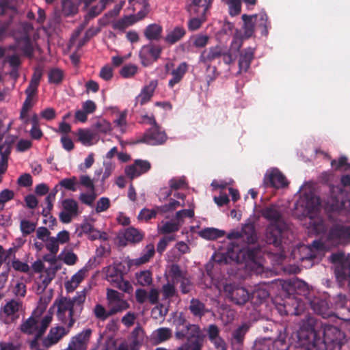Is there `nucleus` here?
I'll list each match as a JSON object with an SVG mask.
<instances>
[{
  "instance_id": "nucleus-1",
  "label": "nucleus",
  "mask_w": 350,
  "mask_h": 350,
  "mask_svg": "<svg viewBox=\"0 0 350 350\" xmlns=\"http://www.w3.org/2000/svg\"><path fill=\"white\" fill-rule=\"evenodd\" d=\"M295 337L297 346L304 350H330L346 338L337 327L323 325L312 317L301 321Z\"/></svg>"
},
{
  "instance_id": "nucleus-2",
  "label": "nucleus",
  "mask_w": 350,
  "mask_h": 350,
  "mask_svg": "<svg viewBox=\"0 0 350 350\" xmlns=\"http://www.w3.org/2000/svg\"><path fill=\"white\" fill-rule=\"evenodd\" d=\"M262 216L270 224L266 228L265 239L267 244H271L280 250L284 236L288 232V226L282 217L280 207L277 204H270L261 210Z\"/></svg>"
},
{
  "instance_id": "nucleus-3",
  "label": "nucleus",
  "mask_w": 350,
  "mask_h": 350,
  "mask_svg": "<svg viewBox=\"0 0 350 350\" xmlns=\"http://www.w3.org/2000/svg\"><path fill=\"white\" fill-rule=\"evenodd\" d=\"M85 298L86 293L83 290L77 292L72 298L60 296L53 302V307L57 308L58 320L68 329L73 327L77 319L80 317Z\"/></svg>"
},
{
  "instance_id": "nucleus-4",
  "label": "nucleus",
  "mask_w": 350,
  "mask_h": 350,
  "mask_svg": "<svg viewBox=\"0 0 350 350\" xmlns=\"http://www.w3.org/2000/svg\"><path fill=\"white\" fill-rule=\"evenodd\" d=\"M343 204L337 203L336 206L332 205L333 212L329 213L327 215L331 226L327 232V239L336 246L344 244L350 240V226L345 225L343 221L336 215V212L340 210Z\"/></svg>"
},
{
  "instance_id": "nucleus-5",
  "label": "nucleus",
  "mask_w": 350,
  "mask_h": 350,
  "mask_svg": "<svg viewBox=\"0 0 350 350\" xmlns=\"http://www.w3.org/2000/svg\"><path fill=\"white\" fill-rule=\"evenodd\" d=\"M213 0H192L187 5L186 10L193 18L188 21L189 31L198 29L206 20V14L211 7Z\"/></svg>"
},
{
  "instance_id": "nucleus-6",
  "label": "nucleus",
  "mask_w": 350,
  "mask_h": 350,
  "mask_svg": "<svg viewBox=\"0 0 350 350\" xmlns=\"http://www.w3.org/2000/svg\"><path fill=\"white\" fill-rule=\"evenodd\" d=\"M220 57H222L224 63L226 65L233 63L234 57L232 55L226 53L225 50L219 45L204 49L200 54V62L204 64H211Z\"/></svg>"
},
{
  "instance_id": "nucleus-7",
  "label": "nucleus",
  "mask_w": 350,
  "mask_h": 350,
  "mask_svg": "<svg viewBox=\"0 0 350 350\" xmlns=\"http://www.w3.org/2000/svg\"><path fill=\"white\" fill-rule=\"evenodd\" d=\"M224 291L226 297L237 305L243 306L250 299V294L247 290L236 284H226Z\"/></svg>"
},
{
  "instance_id": "nucleus-8",
  "label": "nucleus",
  "mask_w": 350,
  "mask_h": 350,
  "mask_svg": "<svg viewBox=\"0 0 350 350\" xmlns=\"http://www.w3.org/2000/svg\"><path fill=\"white\" fill-rule=\"evenodd\" d=\"M167 139L165 131L161 130L158 124L148 129L137 143H145L151 146L163 144Z\"/></svg>"
},
{
  "instance_id": "nucleus-9",
  "label": "nucleus",
  "mask_w": 350,
  "mask_h": 350,
  "mask_svg": "<svg viewBox=\"0 0 350 350\" xmlns=\"http://www.w3.org/2000/svg\"><path fill=\"white\" fill-rule=\"evenodd\" d=\"M265 187L280 189L287 187L288 182L285 176L278 169H273L267 172L263 178Z\"/></svg>"
},
{
  "instance_id": "nucleus-10",
  "label": "nucleus",
  "mask_w": 350,
  "mask_h": 350,
  "mask_svg": "<svg viewBox=\"0 0 350 350\" xmlns=\"http://www.w3.org/2000/svg\"><path fill=\"white\" fill-rule=\"evenodd\" d=\"M10 49L21 51L22 54L27 57L31 58L33 56L34 49L32 41L27 33H23L21 36L15 38V44L10 46Z\"/></svg>"
},
{
  "instance_id": "nucleus-11",
  "label": "nucleus",
  "mask_w": 350,
  "mask_h": 350,
  "mask_svg": "<svg viewBox=\"0 0 350 350\" xmlns=\"http://www.w3.org/2000/svg\"><path fill=\"white\" fill-rule=\"evenodd\" d=\"M151 168L150 163L147 160L135 159L132 165L124 169L126 176L131 180L148 172Z\"/></svg>"
},
{
  "instance_id": "nucleus-12",
  "label": "nucleus",
  "mask_w": 350,
  "mask_h": 350,
  "mask_svg": "<svg viewBox=\"0 0 350 350\" xmlns=\"http://www.w3.org/2000/svg\"><path fill=\"white\" fill-rule=\"evenodd\" d=\"M161 53V49L159 45L149 44L142 47L139 56L142 64L147 66L151 63L152 59L157 61L160 57Z\"/></svg>"
},
{
  "instance_id": "nucleus-13",
  "label": "nucleus",
  "mask_w": 350,
  "mask_h": 350,
  "mask_svg": "<svg viewBox=\"0 0 350 350\" xmlns=\"http://www.w3.org/2000/svg\"><path fill=\"white\" fill-rule=\"evenodd\" d=\"M301 206L305 207L309 218H314L319 213L321 206L320 198L310 192L304 194Z\"/></svg>"
},
{
  "instance_id": "nucleus-14",
  "label": "nucleus",
  "mask_w": 350,
  "mask_h": 350,
  "mask_svg": "<svg viewBox=\"0 0 350 350\" xmlns=\"http://www.w3.org/2000/svg\"><path fill=\"white\" fill-rule=\"evenodd\" d=\"M227 238L241 239L248 244L254 243L257 241V236L254 227L252 225H245L241 232H231L228 234Z\"/></svg>"
},
{
  "instance_id": "nucleus-15",
  "label": "nucleus",
  "mask_w": 350,
  "mask_h": 350,
  "mask_svg": "<svg viewBox=\"0 0 350 350\" xmlns=\"http://www.w3.org/2000/svg\"><path fill=\"white\" fill-rule=\"evenodd\" d=\"M261 255V250L259 247H247L240 250L239 253L237 254L238 262L250 261L254 264H259L258 258Z\"/></svg>"
},
{
  "instance_id": "nucleus-16",
  "label": "nucleus",
  "mask_w": 350,
  "mask_h": 350,
  "mask_svg": "<svg viewBox=\"0 0 350 350\" xmlns=\"http://www.w3.org/2000/svg\"><path fill=\"white\" fill-rule=\"evenodd\" d=\"M239 58V73L247 72L254 59L255 48L247 47L241 51Z\"/></svg>"
},
{
  "instance_id": "nucleus-17",
  "label": "nucleus",
  "mask_w": 350,
  "mask_h": 350,
  "mask_svg": "<svg viewBox=\"0 0 350 350\" xmlns=\"http://www.w3.org/2000/svg\"><path fill=\"white\" fill-rule=\"evenodd\" d=\"M209 41V36L203 34H197L192 36L189 40L182 44L183 51L191 52L192 51L191 46L196 48L205 47Z\"/></svg>"
},
{
  "instance_id": "nucleus-18",
  "label": "nucleus",
  "mask_w": 350,
  "mask_h": 350,
  "mask_svg": "<svg viewBox=\"0 0 350 350\" xmlns=\"http://www.w3.org/2000/svg\"><path fill=\"white\" fill-rule=\"evenodd\" d=\"M157 86V80H152L148 85L144 86L142 89L140 94L135 98V105H137V103H139L140 105H144L149 102L154 94Z\"/></svg>"
},
{
  "instance_id": "nucleus-19",
  "label": "nucleus",
  "mask_w": 350,
  "mask_h": 350,
  "mask_svg": "<svg viewBox=\"0 0 350 350\" xmlns=\"http://www.w3.org/2000/svg\"><path fill=\"white\" fill-rule=\"evenodd\" d=\"M68 331L64 327H56L51 328L47 337L42 340V345L45 347H49L56 344L64 336L67 334Z\"/></svg>"
},
{
  "instance_id": "nucleus-20",
  "label": "nucleus",
  "mask_w": 350,
  "mask_h": 350,
  "mask_svg": "<svg viewBox=\"0 0 350 350\" xmlns=\"http://www.w3.org/2000/svg\"><path fill=\"white\" fill-rule=\"evenodd\" d=\"M174 324L176 326L175 336L178 339H183L187 336L188 328L187 323L184 314L180 313L174 319Z\"/></svg>"
},
{
  "instance_id": "nucleus-21",
  "label": "nucleus",
  "mask_w": 350,
  "mask_h": 350,
  "mask_svg": "<svg viewBox=\"0 0 350 350\" xmlns=\"http://www.w3.org/2000/svg\"><path fill=\"white\" fill-rule=\"evenodd\" d=\"M113 0H100L97 5L90 6L85 14V22L96 18L106 8L107 4L112 3Z\"/></svg>"
},
{
  "instance_id": "nucleus-22",
  "label": "nucleus",
  "mask_w": 350,
  "mask_h": 350,
  "mask_svg": "<svg viewBox=\"0 0 350 350\" xmlns=\"http://www.w3.org/2000/svg\"><path fill=\"white\" fill-rule=\"evenodd\" d=\"M186 35V29L183 26H176L173 29L168 31L165 41L169 44H174L181 40Z\"/></svg>"
},
{
  "instance_id": "nucleus-23",
  "label": "nucleus",
  "mask_w": 350,
  "mask_h": 350,
  "mask_svg": "<svg viewBox=\"0 0 350 350\" xmlns=\"http://www.w3.org/2000/svg\"><path fill=\"white\" fill-rule=\"evenodd\" d=\"M188 65L186 62L180 63L178 67L172 71V78L168 82V86L172 88L176 84L179 83L187 72Z\"/></svg>"
},
{
  "instance_id": "nucleus-24",
  "label": "nucleus",
  "mask_w": 350,
  "mask_h": 350,
  "mask_svg": "<svg viewBox=\"0 0 350 350\" xmlns=\"http://www.w3.org/2000/svg\"><path fill=\"white\" fill-rule=\"evenodd\" d=\"M189 310L193 317L201 319L208 312L205 304L198 299L192 298L190 301Z\"/></svg>"
},
{
  "instance_id": "nucleus-25",
  "label": "nucleus",
  "mask_w": 350,
  "mask_h": 350,
  "mask_svg": "<svg viewBox=\"0 0 350 350\" xmlns=\"http://www.w3.org/2000/svg\"><path fill=\"white\" fill-rule=\"evenodd\" d=\"M250 325L248 323H243L236 328L232 334V342L242 345L243 344L245 336L249 332Z\"/></svg>"
},
{
  "instance_id": "nucleus-26",
  "label": "nucleus",
  "mask_w": 350,
  "mask_h": 350,
  "mask_svg": "<svg viewBox=\"0 0 350 350\" xmlns=\"http://www.w3.org/2000/svg\"><path fill=\"white\" fill-rule=\"evenodd\" d=\"M163 27L161 25L152 23L148 25L144 29V36L148 40H159L161 38Z\"/></svg>"
},
{
  "instance_id": "nucleus-27",
  "label": "nucleus",
  "mask_w": 350,
  "mask_h": 350,
  "mask_svg": "<svg viewBox=\"0 0 350 350\" xmlns=\"http://www.w3.org/2000/svg\"><path fill=\"white\" fill-rule=\"evenodd\" d=\"M137 22V18L135 16L127 15L120 18L112 23V27L115 30L124 31L129 27Z\"/></svg>"
},
{
  "instance_id": "nucleus-28",
  "label": "nucleus",
  "mask_w": 350,
  "mask_h": 350,
  "mask_svg": "<svg viewBox=\"0 0 350 350\" xmlns=\"http://www.w3.org/2000/svg\"><path fill=\"white\" fill-rule=\"evenodd\" d=\"M199 236L206 240H215L224 237L226 232L215 228H205L200 230Z\"/></svg>"
},
{
  "instance_id": "nucleus-29",
  "label": "nucleus",
  "mask_w": 350,
  "mask_h": 350,
  "mask_svg": "<svg viewBox=\"0 0 350 350\" xmlns=\"http://www.w3.org/2000/svg\"><path fill=\"white\" fill-rule=\"evenodd\" d=\"M257 15L248 16L247 14H243L241 18L243 21V37L245 38H249L254 33V23L253 22V18H256Z\"/></svg>"
},
{
  "instance_id": "nucleus-30",
  "label": "nucleus",
  "mask_w": 350,
  "mask_h": 350,
  "mask_svg": "<svg viewBox=\"0 0 350 350\" xmlns=\"http://www.w3.org/2000/svg\"><path fill=\"white\" fill-rule=\"evenodd\" d=\"M312 310L317 314L321 315L323 318L328 316L327 312L329 306L328 304L325 300L323 299H314L310 302Z\"/></svg>"
},
{
  "instance_id": "nucleus-31",
  "label": "nucleus",
  "mask_w": 350,
  "mask_h": 350,
  "mask_svg": "<svg viewBox=\"0 0 350 350\" xmlns=\"http://www.w3.org/2000/svg\"><path fill=\"white\" fill-rule=\"evenodd\" d=\"M38 329V322L32 317L28 318L21 326V332L28 334H36Z\"/></svg>"
},
{
  "instance_id": "nucleus-32",
  "label": "nucleus",
  "mask_w": 350,
  "mask_h": 350,
  "mask_svg": "<svg viewBox=\"0 0 350 350\" xmlns=\"http://www.w3.org/2000/svg\"><path fill=\"white\" fill-rule=\"evenodd\" d=\"M62 12L66 16H74L78 12L79 3L73 0H62Z\"/></svg>"
},
{
  "instance_id": "nucleus-33",
  "label": "nucleus",
  "mask_w": 350,
  "mask_h": 350,
  "mask_svg": "<svg viewBox=\"0 0 350 350\" xmlns=\"http://www.w3.org/2000/svg\"><path fill=\"white\" fill-rule=\"evenodd\" d=\"M124 239L131 243H138L144 238V234L137 229L131 227L125 230Z\"/></svg>"
},
{
  "instance_id": "nucleus-34",
  "label": "nucleus",
  "mask_w": 350,
  "mask_h": 350,
  "mask_svg": "<svg viewBox=\"0 0 350 350\" xmlns=\"http://www.w3.org/2000/svg\"><path fill=\"white\" fill-rule=\"evenodd\" d=\"M123 277V273L120 266H113L108 268L107 278L113 286Z\"/></svg>"
},
{
  "instance_id": "nucleus-35",
  "label": "nucleus",
  "mask_w": 350,
  "mask_h": 350,
  "mask_svg": "<svg viewBox=\"0 0 350 350\" xmlns=\"http://www.w3.org/2000/svg\"><path fill=\"white\" fill-rule=\"evenodd\" d=\"M84 278V273L82 271H79L74 274L70 280L65 283V288L67 292L70 293L73 291L77 286L82 282Z\"/></svg>"
},
{
  "instance_id": "nucleus-36",
  "label": "nucleus",
  "mask_w": 350,
  "mask_h": 350,
  "mask_svg": "<svg viewBox=\"0 0 350 350\" xmlns=\"http://www.w3.org/2000/svg\"><path fill=\"white\" fill-rule=\"evenodd\" d=\"M155 254L154 246L153 244L148 245L144 252L142 254V256L135 260V265H140L144 264L150 260V259L153 257Z\"/></svg>"
},
{
  "instance_id": "nucleus-37",
  "label": "nucleus",
  "mask_w": 350,
  "mask_h": 350,
  "mask_svg": "<svg viewBox=\"0 0 350 350\" xmlns=\"http://www.w3.org/2000/svg\"><path fill=\"white\" fill-rule=\"evenodd\" d=\"M243 46V38L241 37L234 36L230 43L228 50L225 51L226 53H231L233 58V63L237 57L238 53L241 52V48Z\"/></svg>"
},
{
  "instance_id": "nucleus-38",
  "label": "nucleus",
  "mask_w": 350,
  "mask_h": 350,
  "mask_svg": "<svg viewBox=\"0 0 350 350\" xmlns=\"http://www.w3.org/2000/svg\"><path fill=\"white\" fill-rule=\"evenodd\" d=\"M135 278L138 284L142 286H150L152 283V275L148 270L137 272Z\"/></svg>"
},
{
  "instance_id": "nucleus-39",
  "label": "nucleus",
  "mask_w": 350,
  "mask_h": 350,
  "mask_svg": "<svg viewBox=\"0 0 350 350\" xmlns=\"http://www.w3.org/2000/svg\"><path fill=\"white\" fill-rule=\"evenodd\" d=\"M64 78V73L59 68H55L49 71L48 79L49 83L59 85L62 82Z\"/></svg>"
},
{
  "instance_id": "nucleus-40",
  "label": "nucleus",
  "mask_w": 350,
  "mask_h": 350,
  "mask_svg": "<svg viewBox=\"0 0 350 350\" xmlns=\"http://www.w3.org/2000/svg\"><path fill=\"white\" fill-rule=\"evenodd\" d=\"M154 338L157 343L169 340L172 337V331L167 327H160L154 332Z\"/></svg>"
},
{
  "instance_id": "nucleus-41",
  "label": "nucleus",
  "mask_w": 350,
  "mask_h": 350,
  "mask_svg": "<svg viewBox=\"0 0 350 350\" xmlns=\"http://www.w3.org/2000/svg\"><path fill=\"white\" fill-rule=\"evenodd\" d=\"M111 306L109 309V314L112 316L122 311H124L129 308L130 304L128 303L126 300L121 299L120 301H117L113 302V304H110Z\"/></svg>"
},
{
  "instance_id": "nucleus-42",
  "label": "nucleus",
  "mask_w": 350,
  "mask_h": 350,
  "mask_svg": "<svg viewBox=\"0 0 350 350\" xmlns=\"http://www.w3.org/2000/svg\"><path fill=\"white\" fill-rule=\"evenodd\" d=\"M170 274L174 282H179V280L187 277L186 272L181 270L177 264H172L170 267Z\"/></svg>"
},
{
  "instance_id": "nucleus-43",
  "label": "nucleus",
  "mask_w": 350,
  "mask_h": 350,
  "mask_svg": "<svg viewBox=\"0 0 350 350\" xmlns=\"http://www.w3.org/2000/svg\"><path fill=\"white\" fill-rule=\"evenodd\" d=\"M63 210L71 213L74 215H77L78 213V204L77 202L70 198L65 199L62 201Z\"/></svg>"
},
{
  "instance_id": "nucleus-44",
  "label": "nucleus",
  "mask_w": 350,
  "mask_h": 350,
  "mask_svg": "<svg viewBox=\"0 0 350 350\" xmlns=\"http://www.w3.org/2000/svg\"><path fill=\"white\" fill-rule=\"evenodd\" d=\"M36 224L27 219H22L20 223V230L23 237H26L36 230Z\"/></svg>"
},
{
  "instance_id": "nucleus-45",
  "label": "nucleus",
  "mask_w": 350,
  "mask_h": 350,
  "mask_svg": "<svg viewBox=\"0 0 350 350\" xmlns=\"http://www.w3.org/2000/svg\"><path fill=\"white\" fill-rule=\"evenodd\" d=\"M58 185L68 191H76L77 190V178L76 176H72L69 178H64Z\"/></svg>"
},
{
  "instance_id": "nucleus-46",
  "label": "nucleus",
  "mask_w": 350,
  "mask_h": 350,
  "mask_svg": "<svg viewBox=\"0 0 350 350\" xmlns=\"http://www.w3.org/2000/svg\"><path fill=\"white\" fill-rule=\"evenodd\" d=\"M161 292L163 300L170 299L176 295V289L174 285L170 283L163 285Z\"/></svg>"
},
{
  "instance_id": "nucleus-47",
  "label": "nucleus",
  "mask_w": 350,
  "mask_h": 350,
  "mask_svg": "<svg viewBox=\"0 0 350 350\" xmlns=\"http://www.w3.org/2000/svg\"><path fill=\"white\" fill-rule=\"evenodd\" d=\"M94 314L98 319L104 321L109 317L112 316L109 314V310H106L105 307L101 304H96L94 308Z\"/></svg>"
},
{
  "instance_id": "nucleus-48",
  "label": "nucleus",
  "mask_w": 350,
  "mask_h": 350,
  "mask_svg": "<svg viewBox=\"0 0 350 350\" xmlns=\"http://www.w3.org/2000/svg\"><path fill=\"white\" fill-rule=\"evenodd\" d=\"M180 227V224L178 221L177 222L167 221L162 226L160 232L162 234L176 232L179 230Z\"/></svg>"
},
{
  "instance_id": "nucleus-49",
  "label": "nucleus",
  "mask_w": 350,
  "mask_h": 350,
  "mask_svg": "<svg viewBox=\"0 0 350 350\" xmlns=\"http://www.w3.org/2000/svg\"><path fill=\"white\" fill-rule=\"evenodd\" d=\"M229 14L231 16L239 15L241 11V0H229L228 1Z\"/></svg>"
},
{
  "instance_id": "nucleus-50",
  "label": "nucleus",
  "mask_w": 350,
  "mask_h": 350,
  "mask_svg": "<svg viewBox=\"0 0 350 350\" xmlns=\"http://www.w3.org/2000/svg\"><path fill=\"white\" fill-rule=\"evenodd\" d=\"M11 152V145L6 142L0 145L1 161L0 164L8 167V159Z\"/></svg>"
},
{
  "instance_id": "nucleus-51",
  "label": "nucleus",
  "mask_w": 350,
  "mask_h": 350,
  "mask_svg": "<svg viewBox=\"0 0 350 350\" xmlns=\"http://www.w3.org/2000/svg\"><path fill=\"white\" fill-rule=\"evenodd\" d=\"M19 302L12 299L8 301L3 308V312L7 316H11L16 314L20 308Z\"/></svg>"
},
{
  "instance_id": "nucleus-52",
  "label": "nucleus",
  "mask_w": 350,
  "mask_h": 350,
  "mask_svg": "<svg viewBox=\"0 0 350 350\" xmlns=\"http://www.w3.org/2000/svg\"><path fill=\"white\" fill-rule=\"evenodd\" d=\"M137 72V66L134 64H126L122 66L120 71V75L124 78L133 77Z\"/></svg>"
},
{
  "instance_id": "nucleus-53",
  "label": "nucleus",
  "mask_w": 350,
  "mask_h": 350,
  "mask_svg": "<svg viewBox=\"0 0 350 350\" xmlns=\"http://www.w3.org/2000/svg\"><path fill=\"white\" fill-rule=\"evenodd\" d=\"M77 136L78 140L84 145L90 144L93 139L92 133L88 130L83 129L78 130Z\"/></svg>"
},
{
  "instance_id": "nucleus-54",
  "label": "nucleus",
  "mask_w": 350,
  "mask_h": 350,
  "mask_svg": "<svg viewBox=\"0 0 350 350\" xmlns=\"http://www.w3.org/2000/svg\"><path fill=\"white\" fill-rule=\"evenodd\" d=\"M32 106V98L26 97L23 104L20 113V118L23 120H25V122H27V121L29 120V119L27 118V113Z\"/></svg>"
},
{
  "instance_id": "nucleus-55",
  "label": "nucleus",
  "mask_w": 350,
  "mask_h": 350,
  "mask_svg": "<svg viewBox=\"0 0 350 350\" xmlns=\"http://www.w3.org/2000/svg\"><path fill=\"white\" fill-rule=\"evenodd\" d=\"M52 321V315L51 314H46L45 315L42 319L41 320V322L40 325H38V332H37V337H42V335L44 334L45 331L46 330L47 327H49L50 323Z\"/></svg>"
},
{
  "instance_id": "nucleus-56",
  "label": "nucleus",
  "mask_w": 350,
  "mask_h": 350,
  "mask_svg": "<svg viewBox=\"0 0 350 350\" xmlns=\"http://www.w3.org/2000/svg\"><path fill=\"white\" fill-rule=\"evenodd\" d=\"M259 16L260 23L258 27L261 29V34L267 36L268 34V27H270L268 16L265 12H262L259 14Z\"/></svg>"
},
{
  "instance_id": "nucleus-57",
  "label": "nucleus",
  "mask_w": 350,
  "mask_h": 350,
  "mask_svg": "<svg viewBox=\"0 0 350 350\" xmlns=\"http://www.w3.org/2000/svg\"><path fill=\"white\" fill-rule=\"evenodd\" d=\"M113 286L129 294L131 293L133 290L130 282L124 280L123 277L116 284H114Z\"/></svg>"
},
{
  "instance_id": "nucleus-58",
  "label": "nucleus",
  "mask_w": 350,
  "mask_h": 350,
  "mask_svg": "<svg viewBox=\"0 0 350 350\" xmlns=\"http://www.w3.org/2000/svg\"><path fill=\"white\" fill-rule=\"evenodd\" d=\"M96 198V195L95 193V190L94 191H91L90 193H82L79 195L80 201L88 206H92L95 199Z\"/></svg>"
},
{
  "instance_id": "nucleus-59",
  "label": "nucleus",
  "mask_w": 350,
  "mask_h": 350,
  "mask_svg": "<svg viewBox=\"0 0 350 350\" xmlns=\"http://www.w3.org/2000/svg\"><path fill=\"white\" fill-rule=\"evenodd\" d=\"M13 16L8 18L7 21L0 22V41L3 40L8 36V31L12 23Z\"/></svg>"
},
{
  "instance_id": "nucleus-60",
  "label": "nucleus",
  "mask_w": 350,
  "mask_h": 350,
  "mask_svg": "<svg viewBox=\"0 0 350 350\" xmlns=\"http://www.w3.org/2000/svg\"><path fill=\"white\" fill-rule=\"evenodd\" d=\"M110 207V200L107 197H102L97 202L95 211L97 213L104 212Z\"/></svg>"
},
{
  "instance_id": "nucleus-61",
  "label": "nucleus",
  "mask_w": 350,
  "mask_h": 350,
  "mask_svg": "<svg viewBox=\"0 0 350 350\" xmlns=\"http://www.w3.org/2000/svg\"><path fill=\"white\" fill-rule=\"evenodd\" d=\"M187 328H188V331L185 338H187L188 339L193 338L196 340H198L200 334V327L197 325L189 323L187 325Z\"/></svg>"
},
{
  "instance_id": "nucleus-62",
  "label": "nucleus",
  "mask_w": 350,
  "mask_h": 350,
  "mask_svg": "<svg viewBox=\"0 0 350 350\" xmlns=\"http://www.w3.org/2000/svg\"><path fill=\"white\" fill-rule=\"evenodd\" d=\"M304 254L301 256V260L313 261L317 258V252L310 247H305L303 248Z\"/></svg>"
},
{
  "instance_id": "nucleus-63",
  "label": "nucleus",
  "mask_w": 350,
  "mask_h": 350,
  "mask_svg": "<svg viewBox=\"0 0 350 350\" xmlns=\"http://www.w3.org/2000/svg\"><path fill=\"white\" fill-rule=\"evenodd\" d=\"M94 129L97 132L107 133L111 131V125L109 122L100 120L95 124Z\"/></svg>"
},
{
  "instance_id": "nucleus-64",
  "label": "nucleus",
  "mask_w": 350,
  "mask_h": 350,
  "mask_svg": "<svg viewBox=\"0 0 350 350\" xmlns=\"http://www.w3.org/2000/svg\"><path fill=\"white\" fill-rule=\"evenodd\" d=\"M46 247L52 254L55 255L59 250V244L56 238L50 237L46 241Z\"/></svg>"
}]
</instances>
